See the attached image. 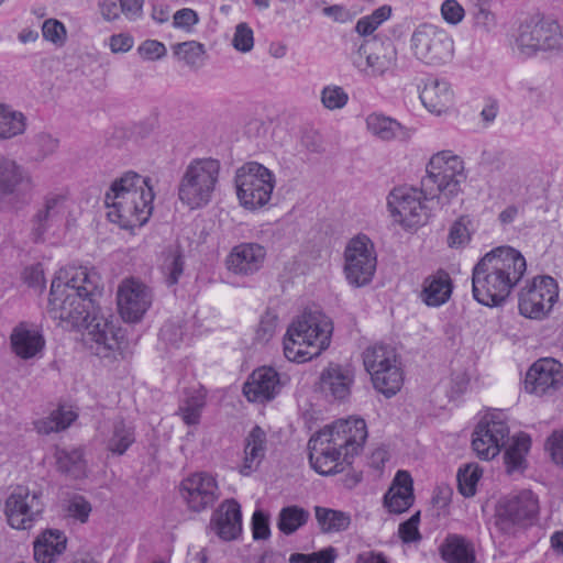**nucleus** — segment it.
Masks as SVG:
<instances>
[{
    "instance_id": "f257e3e1",
    "label": "nucleus",
    "mask_w": 563,
    "mask_h": 563,
    "mask_svg": "<svg viewBox=\"0 0 563 563\" xmlns=\"http://www.w3.org/2000/svg\"><path fill=\"white\" fill-rule=\"evenodd\" d=\"M102 290L99 274L79 267L66 283L52 282L47 312L66 327L82 330L86 343H95L90 349L106 357L118 346V334L112 322L96 311V299Z\"/></svg>"
},
{
    "instance_id": "f03ea898",
    "label": "nucleus",
    "mask_w": 563,
    "mask_h": 563,
    "mask_svg": "<svg viewBox=\"0 0 563 563\" xmlns=\"http://www.w3.org/2000/svg\"><path fill=\"white\" fill-rule=\"evenodd\" d=\"M367 439L365 420L340 419L316 433L308 442L309 462L321 475H334L351 465Z\"/></svg>"
},
{
    "instance_id": "7ed1b4c3",
    "label": "nucleus",
    "mask_w": 563,
    "mask_h": 563,
    "mask_svg": "<svg viewBox=\"0 0 563 563\" xmlns=\"http://www.w3.org/2000/svg\"><path fill=\"white\" fill-rule=\"evenodd\" d=\"M527 269L523 255L511 246H498L473 267L474 299L486 307L501 306Z\"/></svg>"
},
{
    "instance_id": "20e7f679",
    "label": "nucleus",
    "mask_w": 563,
    "mask_h": 563,
    "mask_svg": "<svg viewBox=\"0 0 563 563\" xmlns=\"http://www.w3.org/2000/svg\"><path fill=\"white\" fill-rule=\"evenodd\" d=\"M154 191L151 179L129 170L114 179L104 195L107 217L121 229L145 224L153 211Z\"/></svg>"
},
{
    "instance_id": "39448f33",
    "label": "nucleus",
    "mask_w": 563,
    "mask_h": 563,
    "mask_svg": "<svg viewBox=\"0 0 563 563\" xmlns=\"http://www.w3.org/2000/svg\"><path fill=\"white\" fill-rule=\"evenodd\" d=\"M333 324L321 311H305L289 325L284 339V354L291 361L303 363L328 349Z\"/></svg>"
},
{
    "instance_id": "423d86ee",
    "label": "nucleus",
    "mask_w": 563,
    "mask_h": 563,
    "mask_svg": "<svg viewBox=\"0 0 563 563\" xmlns=\"http://www.w3.org/2000/svg\"><path fill=\"white\" fill-rule=\"evenodd\" d=\"M220 170V161L216 158L192 159L178 185L179 200L192 210L206 207L217 190Z\"/></svg>"
},
{
    "instance_id": "0eeeda50",
    "label": "nucleus",
    "mask_w": 563,
    "mask_h": 563,
    "mask_svg": "<svg viewBox=\"0 0 563 563\" xmlns=\"http://www.w3.org/2000/svg\"><path fill=\"white\" fill-rule=\"evenodd\" d=\"M466 179L464 162L451 151L434 154L427 165V175L421 179L426 195L433 199L442 194L446 197L456 196L462 183Z\"/></svg>"
},
{
    "instance_id": "6e6552de",
    "label": "nucleus",
    "mask_w": 563,
    "mask_h": 563,
    "mask_svg": "<svg viewBox=\"0 0 563 563\" xmlns=\"http://www.w3.org/2000/svg\"><path fill=\"white\" fill-rule=\"evenodd\" d=\"M363 363L377 391L389 398L400 390L404 374L394 347L385 344L369 346L363 353Z\"/></svg>"
},
{
    "instance_id": "1a4fd4ad",
    "label": "nucleus",
    "mask_w": 563,
    "mask_h": 563,
    "mask_svg": "<svg viewBox=\"0 0 563 563\" xmlns=\"http://www.w3.org/2000/svg\"><path fill=\"white\" fill-rule=\"evenodd\" d=\"M235 187L241 206L249 210H256L271 200L275 177L262 164L249 162L238 168Z\"/></svg>"
},
{
    "instance_id": "9d476101",
    "label": "nucleus",
    "mask_w": 563,
    "mask_h": 563,
    "mask_svg": "<svg viewBox=\"0 0 563 563\" xmlns=\"http://www.w3.org/2000/svg\"><path fill=\"white\" fill-rule=\"evenodd\" d=\"M410 48L423 64L441 66L453 58L454 42L446 31L432 24H421L411 34Z\"/></svg>"
},
{
    "instance_id": "9b49d317",
    "label": "nucleus",
    "mask_w": 563,
    "mask_h": 563,
    "mask_svg": "<svg viewBox=\"0 0 563 563\" xmlns=\"http://www.w3.org/2000/svg\"><path fill=\"white\" fill-rule=\"evenodd\" d=\"M472 437V446L477 456L486 461L494 459L509 440L506 413L498 409L488 411Z\"/></svg>"
},
{
    "instance_id": "f8f14e48",
    "label": "nucleus",
    "mask_w": 563,
    "mask_h": 563,
    "mask_svg": "<svg viewBox=\"0 0 563 563\" xmlns=\"http://www.w3.org/2000/svg\"><path fill=\"white\" fill-rule=\"evenodd\" d=\"M344 273L346 280L354 287L369 284L376 271V254L372 241L365 235L352 239L344 252Z\"/></svg>"
},
{
    "instance_id": "ddd939ff",
    "label": "nucleus",
    "mask_w": 563,
    "mask_h": 563,
    "mask_svg": "<svg viewBox=\"0 0 563 563\" xmlns=\"http://www.w3.org/2000/svg\"><path fill=\"white\" fill-rule=\"evenodd\" d=\"M44 504L42 493L19 485L5 500L4 514L13 529L27 530L42 517Z\"/></svg>"
},
{
    "instance_id": "4468645a",
    "label": "nucleus",
    "mask_w": 563,
    "mask_h": 563,
    "mask_svg": "<svg viewBox=\"0 0 563 563\" xmlns=\"http://www.w3.org/2000/svg\"><path fill=\"white\" fill-rule=\"evenodd\" d=\"M422 199H431L422 186L420 190L400 187L389 194L387 205L393 217L397 218L404 228L412 229L423 225L428 220L427 207Z\"/></svg>"
},
{
    "instance_id": "2eb2a0df",
    "label": "nucleus",
    "mask_w": 563,
    "mask_h": 563,
    "mask_svg": "<svg viewBox=\"0 0 563 563\" xmlns=\"http://www.w3.org/2000/svg\"><path fill=\"white\" fill-rule=\"evenodd\" d=\"M539 515V499L528 489L509 495L499 501L496 525L504 531L512 526H532Z\"/></svg>"
},
{
    "instance_id": "dca6fc26",
    "label": "nucleus",
    "mask_w": 563,
    "mask_h": 563,
    "mask_svg": "<svg viewBox=\"0 0 563 563\" xmlns=\"http://www.w3.org/2000/svg\"><path fill=\"white\" fill-rule=\"evenodd\" d=\"M516 43L523 55L531 56L540 49L548 51L563 47V34L556 21L526 22L519 27Z\"/></svg>"
},
{
    "instance_id": "f3484780",
    "label": "nucleus",
    "mask_w": 563,
    "mask_h": 563,
    "mask_svg": "<svg viewBox=\"0 0 563 563\" xmlns=\"http://www.w3.org/2000/svg\"><path fill=\"white\" fill-rule=\"evenodd\" d=\"M558 297V284L553 277H534L519 294V311L527 318L540 319L551 310Z\"/></svg>"
},
{
    "instance_id": "a211bd4d",
    "label": "nucleus",
    "mask_w": 563,
    "mask_h": 563,
    "mask_svg": "<svg viewBox=\"0 0 563 563\" xmlns=\"http://www.w3.org/2000/svg\"><path fill=\"white\" fill-rule=\"evenodd\" d=\"M34 181L14 161H0V192L14 209L29 205L33 198Z\"/></svg>"
},
{
    "instance_id": "6ab92c4d",
    "label": "nucleus",
    "mask_w": 563,
    "mask_h": 563,
    "mask_svg": "<svg viewBox=\"0 0 563 563\" xmlns=\"http://www.w3.org/2000/svg\"><path fill=\"white\" fill-rule=\"evenodd\" d=\"M179 494L187 508L201 512L213 507L220 497L216 478L206 472H198L184 478L179 485Z\"/></svg>"
},
{
    "instance_id": "aec40b11",
    "label": "nucleus",
    "mask_w": 563,
    "mask_h": 563,
    "mask_svg": "<svg viewBox=\"0 0 563 563\" xmlns=\"http://www.w3.org/2000/svg\"><path fill=\"white\" fill-rule=\"evenodd\" d=\"M118 309L126 322L140 321L152 305L150 287L133 278L121 283L117 294Z\"/></svg>"
},
{
    "instance_id": "412c9836",
    "label": "nucleus",
    "mask_w": 563,
    "mask_h": 563,
    "mask_svg": "<svg viewBox=\"0 0 563 563\" xmlns=\"http://www.w3.org/2000/svg\"><path fill=\"white\" fill-rule=\"evenodd\" d=\"M563 385V366L553 358L537 361L527 372L525 389L538 396L553 394Z\"/></svg>"
},
{
    "instance_id": "4be33fe9",
    "label": "nucleus",
    "mask_w": 563,
    "mask_h": 563,
    "mask_svg": "<svg viewBox=\"0 0 563 563\" xmlns=\"http://www.w3.org/2000/svg\"><path fill=\"white\" fill-rule=\"evenodd\" d=\"M283 388L279 373L271 366H262L252 372L243 386L249 401L264 404L273 400Z\"/></svg>"
},
{
    "instance_id": "5701e85b",
    "label": "nucleus",
    "mask_w": 563,
    "mask_h": 563,
    "mask_svg": "<svg viewBox=\"0 0 563 563\" xmlns=\"http://www.w3.org/2000/svg\"><path fill=\"white\" fill-rule=\"evenodd\" d=\"M360 58L365 57L366 67L362 68L371 76H382L391 68L397 60V51L390 40H366L358 48Z\"/></svg>"
},
{
    "instance_id": "b1692460",
    "label": "nucleus",
    "mask_w": 563,
    "mask_h": 563,
    "mask_svg": "<svg viewBox=\"0 0 563 563\" xmlns=\"http://www.w3.org/2000/svg\"><path fill=\"white\" fill-rule=\"evenodd\" d=\"M266 250L258 243H240L235 245L225 260L229 272L240 276L257 273L264 264Z\"/></svg>"
},
{
    "instance_id": "393cba45",
    "label": "nucleus",
    "mask_w": 563,
    "mask_h": 563,
    "mask_svg": "<svg viewBox=\"0 0 563 563\" xmlns=\"http://www.w3.org/2000/svg\"><path fill=\"white\" fill-rule=\"evenodd\" d=\"M210 527L224 541L236 539L242 532V511L234 499L224 500L212 514Z\"/></svg>"
},
{
    "instance_id": "a878e982",
    "label": "nucleus",
    "mask_w": 563,
    "mask_h": 563,
    "mask_svg": "<svg viewBox=\"0 0 563 563\" xmlns=\"http://www.w3.org/2000/svg\"><path fill=\"white\" fill-rule=\"evenodd\" d=\"M66 198L60 194H48L41 208L32 217V235L35 242L43 240L45 233L58 222L65 211Z\"/></svg>"
},
{
    "instance_id": "bb28decb",
    "label": "nucleus",
    "mask_w": 563,
    "mask_h": 563,
    "mask_svg": "<svg viewBox=\"0 0 563 563\" xmlns=\"http://www.w3.org/2000/svg\"><path fill=\"white\" fill-rule=\"evenodd\" d=\"M412 478L409 473L398 471L391 486L384 496V506L393 514H402L413 504Z\"/></svg>"
},
{
    "instance_id": "cd10ccee",
    "label": "nucleus",
    "mask_w": 563,
    "mask_h": 563,
    "mask_svg": "<svg viewBox=\"0 0 563 563\" xmlns=\"http://www.w3.org/2000/svg\"><path fill=\"white\" fill-rule=\"evenodd\" d=\"M419 98L429 112L440 115L452 107L454 92L445 79H431L426 82Z\"/></svg>"
},
{
    "instance_id": "c85d7f7f",
    "label": "nucleus",
    "mask_w": 563,
    "mask_h": 563,
    "mask_svg": "<svg viewBox=\"0 0 563 563\" xmlns=\"http://www.w3.org/2000/svg\"><path fill=\"white\" fill-rule=\"evenodd\" d=\"M439 553L445 563H476L475 544L462 534H446L439 547Z\"/></svg>"
},
{
    "instance_id": "c756f323",
    "label": "nucleus",
    "mask_w": 563,
    "mask_h": 563,
    "mask_svg": "<svg viewBox=\"0 0 563 563\" xmlns=\"http://www.w3.org/2000/svg\"><path fill=\"white\" fill-rule=\"evenodd\" d=\"M98 7L107 22H114L121 18L135 22L143 16L144 0H99Z\"/></svg>"
},
{
    "instance_id": "7c9ffc66",
    "label": "nucleus",
    "mask_w": 563,
    "mask_h": 563,
    "mask_svg": "<svg viewBox=\"0 0 563 563\" xmlns=\"http://www.w3.org/2000/svg\"><path fill=\"white\" fill-rule=\"evenodd\" d=\"M12 351L23 360L34 357L45 345L43 335L23 323L15 327L10 336Z\"/></svg>"
},
{
    "instance_id": "2f4dec72",
    "label": "nucleus",
    "mask_w": 563,
    "mask_h": 563,
    "mask_svg": "<svg viewBox=\"0 0 563 563\" xmlns=\"http://www.w3.org/2000/svg\"><path fill=\"white\" fill-rule=\"evenodd\" d=\"M353 374L340 365L329 366L321 374V389L336 400H344L351 393Z\"/></svg>"
},
{
    "instance_id": "473e14b6",
    "label": "nucleus",
    "mask_w": 563,
    "mask_h": 563,
    "mask_svg": "<svg viewBox=\"0 0 563 563\" xmlns=\"http://www.w3.org/2000/svg\"><path fill=\"white\" fill-rule=\"evenodd\" d=\"M452 279L448 272L439 269L423 282L421 298L427 306L439 307L445 303L452 294Z\"/></svg>"
},
{
    "instance_id": "72a5a7b5",
    "label": "nucleus",
    "mask_w": 563,
    "mask_h": 563,
    "mask_svg": "<svg viewBox=\"0 0 563 563\" xmlns=\"http://www.w3.org/2000/svg\"><path fill=\"white\" fill-rule=\"evenodd\" d=\"M266 452V433L255 426L245 439L244 460L240 473L249 476L257 470Z\"/></svg>"
},
{
    "instance_id": "f704fd0d",
    "label": "nucleus",
    "mask_w": 563,
    "mask_h": 563,
    "mask_svg": "<svg viewBox=\"0 0 563 563\" xmlns=\"http://www.w3.org/2000/svg\"><path fill=\"white\" fill-rule=\"evenodd\" d=\"M367 131L382 141H391L395 139H408L409 130L397 120L373 112L366 117Z\"/></svg>"
},
{
    "instance_id": "c9c22d12",
    "label": "nucleus",
    "mask_w": 563,
    "mask_h": 563,
    "mask_svg": "<svg viewBox=\"0 0 563 563\" xmlns=\"http://www.w3.org/2000/svg\"><path fill=\"white\" fill-rule=\"evenodd\" d=\"M66 537L58 530L43 532L34 542V559L37 563H55L66 549Z\"/></svg>"
},
{
    "instance_id": "e433bc0d",
    "label": "nucleus",
    "mask_w": 563,
    "mask_h": 563,
    "mask_svg": "<svg viewBox=\"0 0 563 563\" xmlns=\"http://www.w3.org/2000/svg\"><path fill=\"white\" fill-rule=\"evenodd\" d=\"M314 516L323 533L342 532L351 525V516L341 510L316 506Z\"/></svg>"
},
{
    "instance_id": "4c0bfd02",
    "label": "nucleus",
    "mask_w": 563,
    "mask_h": 563,
    "mask_svg": "<svg viewBox=\"0 0 563 563\" xmlns=\"http://www.w3.org/2000/svg\"><path fill=\"white\" fill-rule=\"evenodd\" d=\"M310 518L307 509L298 506L290 505L283 507L278 514L277 528L286 536H290L306 526Z\"/></svg>"
},
{
    "instance_id": "58836bf2",
    "label": "nucleus",
    "mask_w": 563,
    "mask_h": 563,
    "mask_svg": "<svg viewBox=\"0 0 563 563\" xmlns=\"http://www.w3.org/2000/svg\"><path fill=\"white\" fill-rule=\"evenodd\" d=\"M25 129V115L9 106L0 103V141L18 136L24 133Z\"/></svg>"
},
{
    "instance_id": "ea45409f",
    "label": "nucleus",
    "mask_w": 563,
    "mask_h": 563,
    "mask_svg": "<svg viewBox=\"0 0 563 563\" xmlns=\"http://www.w3.org/2000/svg\"><path fill=\"white\" fill-rule=\"evenodd\" d=\"M134 442V427L121 419L113 423L112 433L107 441V449L112 454L123 455Z\"/></svg>"
},
{
    "instance_id": "a19ab883",
    "label": "nucleus",
    "mask_w": 563,
    "mask_h": 563,
    "mask_svg": "<svg viewBox=\"0 0 563 563\" xmlns=\"http://www.w3.org/2000/svg\"><path fill=\"white\" fill-rule=\"evenodd\" d=\"M57 468L71 478L86 475V461L81 449L58 450L56 452Z\"/></svg>"
},
{
    "instance_id": "79ce46f5",
    "label": "nucleus",
    "mask_w": 563,
    "mask_h": 563,
    "mask_svg": "<svg viewBox=\"0 0 563 563\" xmlns=\"http://www.w3.org/2000/svg\"><path fill=\"white\" fill-rule=\"evenodd\" d=\"M530 442L531 440L528 434H520L514 439L512 444L505 451L504 461L508 473L521 467L525 454L530 448Z\"/></svg>"
},
{
    "instance_id": "37998d69",
    "label": "nucleus",
    "mask_w": 563,
    "mask_h": 563,
    "mask_svg": "<svg viewBox=\"0 0 563 563\" xmlns=\"http://www.w3.org/2000/svg\"><path fill=\"white\" fill-rule=\"evenodd\" d=\"M482 475V468L475 463L465 464L463 467H460L456 479L461 495L466 498L473 497L476 494L477 483Z\"/></svg>"
},
{
    "instance_id": "c03bdc74",
    "label": "nucleus",
    "mask_w": 563,
    "mask_h": 563,
    "mask_svg": "<svg viewBox=\"0 0 563 563\" xmlns=\"http://www.w3.org/2000/svg\"><path fill=\"white\" fill-rule=\"evenodd\" d=\"M76 418L77 415L73 410L59 407L46 420H43L37 428L40 432L44 433L58 432L68 428Z\"/></svg>"
},
{
    "instance_id": "a18cd8bd",
    "label": "nucleus",
    "mask_w": 563,
    "mask_h": 563,
    "mask_svg": "<svg viewBox=\"0 0 563 563\" xmlns=\"http://www.w3.org/2000/svg\"><path fill=\"white\" fill-rule=\"evenodd\" d=\"M391 15V8L389 5H382L374 10L369 15L361 18L355 25V31L362 35L367 36L374 33L386 20Z\"/></svg>"
},
{
    "instance_id": "49530a36",
    "label": "nucleus",
    "mask_w": 563,
    "mask_h": 563,
    "mask_svg": "<svg viewBox=\"0 0 563 563\" xmlns=\"http://www.w3.org/2000/svg\"><path fill=\"white\" fill-rule=\"evenodd\" d=\"M173 48L174 54L190 67L201 64L206 53L205 46L196 41L178 43Z\"/></svg>"
},
{
    "instance_id": "de8ad7c7",
    "label": "nucleus",
    "mask_w": 563,
    "mask_h": 563,
    "mask_svg": "<svg viewBox=\"0 0 563 563\" xmlns=\"http://www.w3.org/2000/svg\"><path fill=\"white\" fill-rule=\"evenodd\" d=\"M349 102L347 92L340 86H325L321 91V103L328 110L343 109Z\"/></svg>"
},
{
    "instance_id": "09e8293b",
    "label": "nucleus",
    "mask_w": 563,
    "mask_h": 563,
    "mask_svg": "<svg viewBox=\"0 0 563 563\" xmlns=\"http://www.w3.org/2000/svg\"><path fill=\"white\" fill-rule=\"evenodd\" d=\"M184 255L179 250L170 252L164 263V272L166 275V284L168 286L176 285L184 273Z\"/></svg>"
},
{
    "instance_id": "8fccbe9b",
    "label": "nucleus",
    "mask_w": 563,
    "mask_h": 563,
    "mask_svg": "<svg viewBox=\"0 0 563 563\" xmlns=\"http://www.w3.org/2000/svg\"><path fill=\"white\" fill-rule=\"evenodd\" d=\"M205 406V398L202 395L187 398L179 407V413L184 422L188 426L197 424L200 419L201 409Z\"/></svg>"
},
{
    "instance_id": "3c124183",
    "label": "nucleus",
    "mask_w": 563,
    "mask_h": 563,
    "mask_svg": "<svg viewBox=\"0 0 563 563\" xmlns=\"http://www.w3.org/2000/svg\"><path fill=\"white\" fill-rule=\"evenodd\" d=\"M278 318L273 312H265L255 331L254 340L260 344L267 343L276 333Z\"/></svg>"
},
{
    "instance_id": "603ef678",
    "label": "nucleus",
    "mask_w": 563,
    "mask_h": 563,
    "mask_svg": "<svg viewBox=\"0 0 563 563\" xmlns=\"http://www.w3.org/2000/svg\"><path fill=\"white\" fill-rule=\"evenodd\" d=\"M335 559V549L328 547L310 554L292 553L289 558V563H334Z\"/></svg>"
},
{
    "instance_id": "864d4df0",
    "label": "nucleus",
    "mask_w": 563,
    "mask_h": 563,
    "mask_svg": "<svg viewBox=\"0 0 563 563\" xmlns=\"http://www.w3.org/2000/svg\"><path fill=\"white\" fill-rule=\"evenodd\" d=\"M42 35L46 41L56 46H63L67 38V31L60 21L48 19L42 25Z\"/></svg>"
},
{
    "instance_id": "5fc2aeb1",
    "label": "nucleus",
    "mask_w": 563,
    "mask_h": 563,
    "mask_svg": "<svg viewBox=\"0 0 563 563\" xmlns=\"http://www.w3.org/2000/svg\"><path fill=\"white\" fill-rule=\"evenodd\" d=\"M509 159V154L498 148H487L481 154L479 164L489 170H503Z\"/></svg>"
},
{
    "instance_id": "6e6d98bb",
    "label": "nucleus",
    "mask_w": 563,
    "mask_h": 563,
    "mask_svg": "<svg viewBox=\"0 0 563 563\" xmlns=\"http://www.w3.org/2000/svg\"><path fill=\"white\" fill-rule=\"evenodd\" d=\"M419 523L420 511H417L408 520L399 525L398 534L404 543L419 542L422 539L419 531Z\"/></svg>"
},
{
    "instance_id": "4d7b16f0",
    "label": "nucleus",
    "mask_w": 563,
    "mask_h": 563,
    "mask_svg": "<svg viewBox=\"0 0 563 563\" xmlns=\"http://www.w3.org/2000/svg\"><path fill=\"white\" fill-rule=\"evenodd\" d=\"M232 44L236 51L246 53L254 46L253 31L246 23H240L235 27Z\"/></svg>"
},
{
    "instance_id": "13d9d810",
    "label": "nucleus",
    "mask_w": 563,
    "mask_h": 563,
    "mask_svg": "<svg viewBox=\"0 0 563 563\" xmlns=\"http://www.w3.org/2000/svg\"><path fill=\"white\" fill-rule=\"evenodd\" d=\"M137 53L145 60H157L166 56L167 49L157 40H145L137 47Z\"/></svg>"
},
{
    "instance_id": "bf43d9fd",
    "label": "nucleus",
    "mask_w": 563,
    "mask_h": 563,
    "mask_svg": "<svg viewBox=\"0 0 563 563\" xmlns=\"http://www.w3.org/2000/svg\"><path fill=\"white\" fill-rule=\"evenodd\" d=\"M441 15L446 23L456 25L464 19L465 11L457 0H444L441 4Z\"/></svg>"
},
{
    "instance_id": "052dcab7",
    "label": "nucleus",
    "mask_w": 563,
    "mask_h": 563,
    "mask_svg": "<svg viewBox=\"0 0 563 563\" xmlns=\"http://www.w3.org/2000/svg\"><path fill=\"white\" fill-rule=\"evenodd\" d=\"M252 531L255 540H265L271 536L269 516L262 511L255 510L252 517Z\"/></svg>"
},
{
    "instance_id": "680f3d73",
    "label": "nucleus",
    "mask_w": 563,
    "mask_h": 563,
    "mask_svg": "<svg viewBox=\"0 0 563 563\" xmlns=\"http://www.w3.org/2000/svg\"><path fill=\"white\" fill-rule=\"evenodd\" d=\"M471 239L468 229L464 222V218L455 221L449 233V245L451 247H460L465 245Z\"/></svg>"
},
{
    "instance_id": "e2e57ef3",
    "label": "nucleus",
    "mask_w": 563,
    "mask_h": 563,
    "mask_svg": "<svg viewBox=\"0 0 563 563\" xmlns=\"http://www.w3.org/2000/svg\"><path fill=\"white\" fill-rule=\"evenodd\" d=\"M23 280L29 287L43 290L45 288L44 271L41 264L31 265L23 272Z\"/></svg>"
},
{
    "instance_id": "0e129e2a",
    "label": "nucleus",
    "mask_w": 563,
    "mask_h": 563,
    "mask_svg": "<svg viewBox=\"0 0 563 563\" xmlns=\"http://www.w3.org/2000/svg\"><path fill=\"white\" fill-rule=\"evenodd\" d=\"M68 511L70 516L85 522L91 512V506L84 497L76 496L70 500Z\"/></svg>"
},
{
    "instance_id": "69168bd1",
    "label": "nucleus",
    "mask_w": 563,
    "mask_h": 563,
    "mask_svg": "<svg viewBox=\"0 0 563 563\" xmlns=\"http://www.w3.org/2000/svg\"><path fill=\"white\" fill-rule=\"evenodd\" d=\"M134 45V38L129 33L113 34L109 37V47L113 54L126 53Z\"/></svg>"
},
{
    "instance_id": "338daca9",
    "label": "nucleus",
    "mask_w": 563,
    "mask_h": 563,
    "mask_svg": "<svg viewBox=\"0 0 563 563\" xmlns=\"http://www.w3.org/2000/svg\"><path fill=\"white\" fill-rule=\"evenodd\" d=\"M183 329L176 322H166L159 331L161 339L172 345H178L183 341Z\"/></svg>"
},
{
    "instance_id": "774afa93",
    "label": "nucleus",
    "mask_w": 563,
    "mask_h": 563,
    "mask_svg": "<svg viewBox=\"0 0 563 563\" xmlns=\"http://www.w3.org/2000/svg\"><path fill=\"white\" fill-rule=\"evenodd\" d=\"M547 448L551 453L552 460L556 464L563 465V433L555 431L548 439Z\"/></svg>"
}]
</instances>
